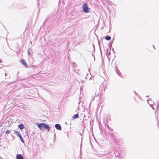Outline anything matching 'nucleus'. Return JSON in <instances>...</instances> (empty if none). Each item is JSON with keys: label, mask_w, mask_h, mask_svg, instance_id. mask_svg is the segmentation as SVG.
Returning a JSON list of instances; mask_svg holds the SVG:
<instances>
[{"label": "nucleus", "mask_w": 159, "mask_h": 159, "mask_svg": "<svg viewBox=\"0 0 159 159\" xmlns=\"http://www.w3.org/2000/svg\"><path fill=\"white\" fill-rule=\"evenodd\" d=\"M37 125L40 130L43 131L45 129H48V131L51 128L48 125L45 123H39L37 124Z\"/></svg>", "instance_id": "1"}, {"label": "nucleus", "mask_w": 159, "mask_h": 159, "mask_svg": "<svg viewBox=\"0 0 159 159\" xmlns=\"http://www.w3.org/2000/svg\"><path fill=\"white\" fill-rule=\"evenodd\" d=\"M82 8L84 12L88 13L90 12L91 9L86 3H84L82 6Z\"/></svg>", "instance_id": "2"}, {"label": "nucleus", "mask_w": 159, "mask_h": 159, "mask_svg": "<svg viewBox=\"0 0 159 159\" xmlns=\"http://www.w3.org/2000/svg\"><path fill=\"white\" fill-rule=\"evenodd\" d=\"M15 133L16 134V135L20 138V140L21 142L24 143L25 141L20 132L18 131H15Z\"/></svg>", "instance_id": "3"}, {"label": "nucleus", "mask_w": 159, "mask_h": 159, "mask_svg": "<svg viewBox=\"0 0 159 159\" xmlns=\"http://www.w3.org/2000/svg\"><path fill=\"white\" fill-rule=\"evenodd\" d=\"M147 102L151 106V107H152V109L153 110H154V108L153 107H152V106H153V104H152V101L150 100H148ZM153 103L155 105V104L154 103V102H153Z\"/></svg>", "instance_id": "4"}, {"label": "nucleus", "mask_w": 159, "mask_h": 159, "mask_svg": "<svg viewBox=\"0 0 159 159\" xmlns=\"http://www.w3.org/2000/svg\"><path fill=\"white\" fill-rule=\"evenodd\" d=\"M55 126L57 129L61 130V125L59 124H56L55 125Z\"/></svg>", "instance_id": "5"}, {"label": "nucleus", "mask_w": 159, "mask_h": 159, "mask_svg": "<svg viewBox=\"0 0 159 159\" xmlns=\"http://www.w3.org/2000/svg\"><path fill=\"white\" fill-rule=\"evenodd\" d=\"M20 62L21 64L23 65L25 67H27L28 66L27 64L25 62V61L24 59H22L20 61Z\"/></svg>", "instance_id": "6"}, {"label": "nucleus", "mask_w": 159, "mask_h": 159, "mask_svg": "<svg viewBox=\"0 0 159 159\" xmlns=\"http://www.w3.org/2000/svg\"><path fill=\"white\" fill-rule=\"evenodd\" d=\"M16 157V159H24L22 155L21 154H17Z\"/></svg>", "instance_id": "7"}, {"label": "nucleus", "mask_w": 159, "mask_h": 159, "mask_svg": "<svg viewBox=\"0 0 159 159\" xmlns=\"http://www.w3.org/2000/svg\"><path fill=\"white\" fill-rule=\"evenodd\" d=\"M116 71L117 74L120 77H121V73L117 68H116L115 69Z\"/></svg>", "instance_id": "8"}, {"label": "nucleus", "mask_w": 159, "mask_h": 159, "mask_svg": "<svg viewBox=\"0 0 159 159\" xmlns=\"http://www.w3.org/2000/svg\"><path fill=\"white\" fill-rule=\"evenodd\" d=\"M18 127L21 130H22L25 128V127L23 124H20L18 125Z\"/></svg>", "instance_id": "9"}, {"label": "nucleus", "mask_w": 159, "mask_h": 159, "mask_svg": "<svg viewBox=\"0 0 159 159\" xmlns=\"http://www.w3.org/2000/svg\"><path fill=\"white\" fill-rule=\"evenodd\" d=\"M78 113L79 112L77 111V114H75L74 116L73 117V119H76L79 117Z\"/></svg>", "instance_id": "10"}, {"label": "nucleus", "mask_w": 159, "mask_h": 159, "mask_svg": "<svg viewBox=\"0 0 159 159\" xmlns=\"http://www.w3.org/2000/svg\"><path fill=\"white\" fill-rule=\"evenodd\" d=\"M111 38V37L108 35H107L105 37V39L107 41H109Z\"/></svg>", "instance_id": "11"}, {"label": "nucleus", "mask_w": 159, "mask_h": 159, "mask_svg": "<svg viewBox=\"0 0 159 159\" xmlns=\"http://www.w3.org/2000/svg\"><path fill=\"white\" fill-rule=\"evenodd\" d=\"M85 78L86 79H88L89 78V80H91L92 78V77H90V75H89L88 74H87L86 75Z\"/></svg>", "instance_id": "12"}, {"label": "nucleus", "mask_w": 159, "mask_h": 159, "mask_svg": "<svg viewBox=\"0 0 159 159\" xmlns=\"http://www.w3.org/2000/svg\"><path fill=\"white\" fill-rule=\"evenodd\" d=\"M11 131L10 130H7L6 132V134H9L10 133Z\"/></svg>", "instance_id": "13"}, {"label": "nucleus", "mask_w": 159, "mask_h": 159, "mask_svg": "<svg viewBox=\"0 0 159 159\" xmlns=\"http://www.w3.org/2000/svg\"><path fill=\"white\" fill-rule=\"evenodd\" d=\"M28 54L30 55H32L31 53L29 51H28Z\"/></svg>", "instance_id": "14"}, {"label": "nucleus", "mask_w": 159, "mask_h": 159, "mask_svg": "<svg viewBox=\"0 0 159 159\" xmlns=\"http://www.w3.org/2000/svg\"><path fill=\"white\" fill-rule=\"evenodd\" d=\"M93 51L92 52H95V51L94 45V44H93Z\"/></svg>", "instance_id": "15"}, {"label": "nucleus", "mask_w": 159, "mask_h": 159, "mask_svg": "<svg viewBox=\"0 0 159 159\" xmlns=\"http://www.w3.org/2000/svg\"><path fill=\"white\" fill-rule=\"evenodd\" d=\"M99 48H100V52H101V55H102V51H101V48L100 47V46L99 45Z\"/></svg>", "instance_id": "16"}, {"label": "nucleus", "mask_w": 159, "mask_h": 159, "mask_svg": "<svg viewBox=\"0 0 159 159\" xmlns=\"http://www.w3.org/2000/svg\"><path fill=\"white\" fill-rule=\"evenodd\" d=\"M92 56H93V57H94V61L95 60V57H94V54H92Z\"/></svg>", "instance_id": "17"}, {"label": "nucleus", "mask_w": 159, "mask_h": 159, "mask_svg": "<svg viewBox=\"0 0 159 159\" xmlns=\"http://www.w3.org/2000/svg\"><path fill=\"white\" fill-rule=\"evenodd\" d=\"M119 155H120L119 154H118V155H116V154L115 157H118Z\"/></svg>", "instance_id": "18"}, {"label": "nucleus", "mask_w": 159, "mask_h": 159, "mask_svg": "<svg viewBox=\"0 0 159 159\" xmlns=\"http://www.w3.org/2000/svg\"><path fill=\"white\" fill-rule=\"evenodd\" d=\"M112 46V44H110V45H109V46H110V50H111V47Z\"/></svg>", "instance_id": "19"}, {"label": "nucleus", "mask_w": 159, "mask_h": 159, "mask_svg": "<svg viewBox=\"0 0 159 159\" xmlns=\"http://www.w3.org/2000/svg\"><path fill=\"white\" fill-rule=\"evenodd\" d=\"M83 89V87L81 86V87H80V90H81H81H82Z\"/></svg>", "instance_id": "20"}, {"label": "nucleus", "mask_w": 159, "mask_h": 159, "mask_svg": "<svg viewBox=\"0 0 159 159\" xmlns=\"http://www.w3.org/2000/svg\"><path fill=\"white\" fill-rule=\"evenodd\" d=\"M134 93L136 96H137L138 95V94L135 91H134Z\"/></svg>", "instance_id": "21"}, {"label": "nucleus", "mask_w": 159, "mask_h": 159, "mask_svg": "<svg viewBox=\"0 0 159 159\" xmlns=\"http://www.w3.org/2000/svg\"><path fill=\"white\" fill-rule=\"evenodd\" d=\"M81 83H83L84 82V81H83L82 80H81Z\"/></svg>", "instance_id": "22"}, {"label": "nucleus", "mask_w": 159, "mask_h": 159, "mask_svg": "<svg viewBox=\"0 0 159 159\" xmlns=\"http://www.w3.org/2000/svg\"><path fill=\"white\" fill-rule=\"evenodd\" d=\"M2 62L1 60L0 59V63H2Z\"/></svg>", "instance_id": "23"}, {"label": "nucleus", "mask_w": 159, "mask_h": 159, "mask_svg": "<svg viewBox=\"0 0 159 159\" xmlns=\"http://www.w3.org/2000/svg\"><path fill=\"white\" fill-rule=\"evenodd\" d=\"M108 120H110V119H109H109H107V121H108Z\"/></svg>", "instance_id": "24"}, {"label": "nucleus", "mask_w": 159, "mask_h": 159, "mask_svg": "<svg viewBox=\"0 0 159 159\" xmlns=\"http://www.w3.org/2000/svg\"><path fill=\"white\" fill-rule=\"evenodd\" d=\"M5 76H7V74L6 73H5Z\"/></svg>", "instance_id": "25"}, {"label": "nucleus", "mask_w": 159, "mask_h": 159, "mask_svg": "<svg viewBox=\"0 0 159 159\" xmlns=\"http://www.w3.org/2000/svg\"><path fill=\"white\" fill-rule=\"evenodd\" d=\"M55 136H56V134H55V133H54V137H55Z\"/></svg>", "instance_id": "26"}, {"label": "nucleus", "mask_w": 159, "mask_h": 159, "mask_svg": "<svg viewBox=\"0 0 159 159\" xmlns=\"http://www.w3.org/2000/svg\"><path fill=\"white\" fill-rule=\"evenodd\" d=\"M110 54H111V52H109V55H110Z\"/></svg>", "instance_id": "27"}, {"label": "nucleus", "mask_w": 159, "mask_h": 159, "mask_svg": "<svg viewBox=\"0 0 159 159\" xmlns=\"http://www.w3.org/2000/svg\"><path fill=\"white\" fill-rule=\"evenodd\" d=\"M157 109H158V106L157 105Z\"/></svg>", "instance_id": "28"}, {"label": "nucleus", "mask_w": 159, "mask_h": 159, "mask_svg": "<svg viewBox=\"0 0 159 159\" xmlns=\"http://www.w3.org/2000/svg\"><path fill=\"white\" fill-rule=\"evenodd\" d=\"M153 47L154 48H155V47H154V45H153Z\"/></svg>", "instance_id": "29"}, {"label": "nucleus", "mask_w": 159, "mask_h": 159, "mask_svg": "<svg viewBox=\"0 0 159 159\" xmlns=\"http://www.w3.org/2000/svg\"><path fill=\"white\" fill-rule=\"evenodd\" d=\"M148 96H146V97L147 98H148Z\"/></svg>", "instance_id": "30"}, {"label": "nucleus", "mask_w": 159, "mask_h": 159, "mask_svg": "<svg viewBox=\"0 0 159 159\" xmlns=\"http://www.w3.org/2000/svg\"><path fill=\"white\" fill-rule=\"evenodd\" d=\"M157 121H158V118L157 117Z\"/></svg>", "instance_id": "31"}, {"label": "nucleus", "mask_w": 159, "mask_h": 159, "mask_svg": "<svg viewBox=\"0 0 159 159\" xmlns=\"http://www.w3.org/2000/svg\"><path fill=\"white\" fill-rule=\"evenodd\" d=\"M112 50H114V48H112Z\"/></svg>", "instance_id": "32"}, {"label": "nucleus", "mask_w": 159, "mask_h": 159, "mask_svg": "<svg viewBox=\"0 0 159 159\" xmlns=\"http://www.w3.org/2000/svg\"><path fill=\"white\" fill-rule=\"evenodd\" d=\"M77 111H78V110H77L76 111V112H77Z\"/></svg>", "instance_id": "33"}, {"label": "nucleus", "mask_w": 159, "mask_h": 159, "mask_svg": "<svg viewBox=\"0 0 159 159\" xmlns=\"http://www.w3.org/2000/svg\"><path fill=\"white\" fill-rule=\"evenodd\" d=\"M81 146H82V144H81V146H80V148H81Z\"/></svg>", "instance_id": "34"}, {"label": "nucleus", "mask_w": 159, "mask_h": 159, "mask_svg": "<svg viewBox=\"0 0 159 159\" xmlns=\"http://www.w3.org/2000/svg\"><path fill=\"white\" fill-rule=\"evenodd\" d=\"M2 68V67H1L0 66V68Z\"/></svg>", "instance_id": "35"}, {"label": "nucleus", "mask_w": 159, "mask_h": 159, "mask_svg": "<svg viewBox=\"0 0 159 159\" xmlns=\"http://www.w3.org/2000/svg\"><path fill=\"white\" fill-rule=\"evenodd\" d=\"M11 83H9V84H11Z\"/></svg>", "instance_id": "36"}]
</instances>
